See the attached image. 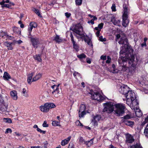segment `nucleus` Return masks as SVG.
<instances>
[{
	"instance_id": "c85d7f7f",
	"label": "nucleus",
	"mask_w": 148,
	"mask_h": 148,
	"mask_svg": "<svg viewBox=\"0 0 148 148\" xmlns=\"http://www.w3.org/2000/svg\"><path fill=\"white\" fill-rule=\"evenodd\" d=\"M77 34L78 35V36L76 35V36L78 39L84 38L85 36V35L84 33H80V34Z\"/></svg>"
},
{
	"instance_id": "473e14b6",
	"label": "nucleus",
	"mask_w": 148,
	"mask_h": 148,
	"mask_svg": "<svg viewBox=\"0 0 148 148\" xmlns=\"http://www.w3.org/2000/svg\"><path fill=\"white\" fill-rule=\"evenodd\" d=\"M29 25L32 28H35L37 27V24L36 23L33 21L31 22L30 23Z\"/></svg>"
},
{
	"instance_id": "0eeeda50",
	"label": "nucleus",
	"mask_w": 148,
	"mask_h": 148,
	"mask_svg": "<svg viewBox=\"0 0 148 148\" xmlns=\"http://www.w3.org/2000/svg\"><path fill=\"white\" fill-rule=\"evenodd\" d=\"M89 93L91 95V97L92 99L100 101L103 99V96L98 92H95L91 90Z\"/></svg>"
},
{
	"instance_id": "ddd939ff",
	"label": "nucleus",
	"mask_w": 148,
	"mask_h": 148,
	"mask_svg": "<svg viewBox=\"0 0 148 148\" xmlns=\"http://www.w3.org/2000/svg\"><path fill=\"white\" fill-rule=\"evenodd\" d=\"M111 21L115 25L118 26H120L121 21L120 20L117 19L114 16L112 17Z\"/></svg>"
},
{
	"instance_id": "e2e57ef3",
	"label": "nucleus",
	"mask_w": 148,
	"mask_h": 148,
	"mask_svg": "<svg viewBox=\"0 0 148 148\" xmlns=\"http://www.w3.org/2000/svg\"><path fill=\"white\" fill-rule=\"evenodd\" d=\"M48 142L46 141L44 143V148H47V145L48 144Z\"/></svg>"
},
{
	"instance_id": "dca6fc26",
	"label": "nucleus",
	"mask_w": 148,
	"mask_h": 148,
	"mask_svg": "<svg viewBox=\"0 0 148 148\" xmlns=\"http://www.w3.org/2000/svg\"><path fill=\"white\" fill-rule=\"evenodd\" d=\"M123 122L125 124L131 127H132L134 124V122L126 120V119L123 120Z\"/></svg>"
},
{
	"instance_id": "412c9836",
	"label": "nucleus",
	"mask_w": 148,
	"mask_h": 148,
	"mask_svg": "<svg viewBox=\"0 0 148 148\" xmlns=\"http://www.w3.org/2000/svg\"><path fill=\"white\" fill-rule=\"evenodd\" d=\"M34 74V73H32L28 75L27 81L29 84H30L32 82H33L32 81V77L33 76Z\"/></svg>"
},
{
	"instance_id": "5fc2aeb1",
	"label": "nucleus",
	"mask_w": 148,
	"mask_h": 148,
	"mask_svg": "<svg viewBox=\"0 0 148 148\" xmlns=\"http://www.w3.org/2000/svg\"><path fill=\"white\" fill-rule=\"evenodd\" d=\"M70 36L71 38V40L72 41V43H73L75 42V41L74 40L73 37V34L71 32V33Z\"/></svg>"
},
{
	"instance_id": "4d7b16f0",
	"label": "nucleus",
	"mask_w": 148,
	"mask_h": 148,
	"mask_svg": "<svg viewBox=\"0 0 148 148\" xmlns=\"http://www.w3.org/2000/svg\"><path fill=\"white\" fill-rule=\"evenodd\" d=\"M99 40L102 42L105 41L106 40V39L105 38H103L102 36H100L99 38Z\"/></svg>"
},
{
	"instance_id": "2eb2a0df",
	"label": "nucleus",
	"mask_w": 148,
	"mask_h": 148,
	"mask_svg": "<svg viewBox=\"0 0 148 148\" xmlns=\"http://www.w3.org/2000/svg\"><path fill=\"white\" fill-rule=\"evenodd\" d=\"M134 141L133 137L131 135H128L126 138V142L128 143H132Z\"/></svg>"
},
{
	"instance_id": "1a4fd4ad",
	"label": "nucleus",
	"mask_w": 148,
	"mask_h": 148,
	"mask_svg": "<svg viewBox=\"0 0 148 148\" xmlns=\"http://www.w3.org/2000/svg\"><path fill=\"white\" fill-rule=\"evenodd\" d=\"M130 89V88L127 86L123 85L120 87L119 90L121 93L125 95L127 92L129 91Z\"/></svg>"
},
{
	"instance_id": "c756f323",
	"label": "nucleus",
	"mask_w": 148,
	"mask_h": 148,
	"mask_svg": "<svg viewBox=\"0 0 148 148\" xmlns=\"http://www.w3.org/2000/svg\"><path fill=\"white\" fill-rule=\"evenodd\" d=\"M144 134L148 138V123L144 130Z\"/></svg>"
},
{
	"instance_id": "de8ad7c7",
	"label": "nucleus",
	"mask_w": 148,
	"mask_h": 148,
	"mask_svg": "<svg viewBox=\"0 0 148 148\" xmlns=\"http://www.w3.org/2000/svg\"><path fill=\"white\" fill-rule=\"evenodd\" d=\"M75 124L77 126H83L82 124L79 121H77L75 122Z\"/></svg>"
},
{
	"instance_id": "f257e3e1",
	"label": "nucleus",
	"mask_w": 148,
	"mask_h": 148,
	"mask_svg": "<svg viewBox=\"0 0 148 148\" xmlns=\"http://www.w3.org/2000/svg\"><path fill=\"white\" fill-rule=\"evenodd\" d=\"M119 43L122 45L120 52L122 62H127L131 65V69H130L129 74L130 73L131 75H133L134 72L136 67L134 61L135 56L133 53L134 50L132 47L129 45L128 40L125 36L122 38L119 41Z\"/></svg>"
},
{
	"instance_id": "49530a36",
	"label": "nucleus",
	"mask_w": 148,
	"mask_h": 148,
	"mask_svg": "<svg viewBox=\"0 0 148 148\" xmlns=\"http://www.w3.org/2000/svg\"><path fill=\"white\" fill-rule=\"evenodd\" d=\"M107 60L106 61V63L108 64H109L111 60V58L109 56H108Z\"/></svg>"
},
{
	"instance_id": "37998d69",
	"label": "nucleus",
	"mask_w": 148,
	"mask_h": 148,
	"mask_svg": "<svg viewBox=\"0 0 148 148\" xmlns=\"http://www.w3.org/2000/svg\"><path fill=\"white\" fill-rule=\"evenodd\" d=\"M124 120H125V119H126V120H127V119H130L131 117V116L129 114H127L126 115L124 116Z\"/></svg>"
},
{
	"instance_id": "864d4df0",
	"label": "nucleus",
	"mask_w": 148,
	"mask_h": 148,
	"mask_svg": "<svg viewBox=\"0 0 148 148\" xmlns=\"http://www.w3.org/2000/svg\"><path fill=\"white\" fill-rule=\"evenodd\" d=\"M6 33L2 31L0 32V36L3 37L6 35Z\"/></svg>"
},
{
	"instance_id": "774afa93",
	"label": "nucleus",
	"mask_w": 148,
	"mask_h": 148,
	"mask_svg": "<svg viewBox=\"0 0 148 148\" xmlns=\"http://www.w3.org/2000/svg\"><path fill=\"white\" fill-rule=\"evenodd\" d=\"M32 29H33V28H32V27H31L29 28L28 29V33H31L32 30Z\"/></svg>"
},
{
	"instance_id": "338daca9",
	"label": "nucleus",
	"mask_w": 148,
	"mask_h": 148,
	"mask_svg": "<svg viewBox=\"0 0 148 148\" xmlns=\"http://www.w3.org/2000/svg\"><path fill=\"white\" fill-rule=\"evenodd\" d=\"M88 23H91L92 24H93L94 23V21L93 20H91L90 21H88Z\"/></svg>"
},
{
	"instance_id": "5701e85b",
	"label": "nucleus",
	"mask_w": 148,
	"mask_h": 148,
	"mask_svg": "<svg viewBox=\"0 0 148 148\" xmlns=\"http://www.w3.org/2000/svg\"><path fill=\"white\" fill-rule=\"evenodd\" d=\"M93 139H92L89 141H86L85 144L88 147L90 146L93 143Z\"/></svg>"
},
{
	"instance_id": "13d9d810",
	"label": "nucleus",
	"mask_w": 148,
	"mask_h": 148,
	"mask_svg": "<svg viewBox=\"0 0 148 148\" xmlns=\"http://www.w3.org/2000/svg\"><path fill=\"white\" fill-rule=\"evenodd\" d=\"M127 67L125 66V65H124L123 66H122V71H125L127 70Z\"/></svg>"
},
{
	"instance_id": "39448f33",
	"label": "nucleus",
	"mask_w": 148,
	"mask_h": 148,
	"mask_svg": "<svg viewBox=\"0 0 148 148\" xmlns=\"http://www.w3.org/2000/svg\"><path fill=\"white\" fill-rule=\"evenodd\" d=\"M115 108L114 111L117 116L122 115L124 113V110L125 108V106L121 104H117L114 105Z\"/></svg>"
},
{
	"instance_id": "9d476101",
	"label": "nucleus",
	"mask_w": 148,
	"mask_h": 148,
	"mask_svg": "<svg viewBox=\"0 0 148 148\" xmlns=\"http://www.w3.org/2000/svg\"><path fill=\"white\" fill-rule=\"evenodd\" d=\"M73 31L75 33L77 34H80L83 33V28L81 25L78 24H76L73 29Z\"/></svg>"
},
{
	"instance_id": "4be33fe9",
	"label": "nucleus",
	"mask_w": 148,
	"mask_h": 148,
	"mask_svg": "<svg viewBox=\"0 0 148 148\" xmlns=\"http://www.w3.org/2000/svg\"><path fill=\"white\" fill-rule=\"evenodd\" d=\"M42 76V75L39 73L37 74L35 77H34L32 79V81H36L40 78Z\"/></svg>"
},
{
	"instance_id": "20e7f679",
	"label": "nucleus",
	"mask_w": 148,
	"mask_h": 148,
	"mask_svg": "<svg viewBox=\"0 0 148 148\" xmlns=\"http://www.w3.org/2000/svg\"><path fill=\"white\" fill-rule=\"evenodd\" d=\"M123 15L122 25L125 27H126L129 23V19L128 18L127 7L125 5H123Z\"/></svg>"
},
{
	"instance_id": "2f4dec72",
	"label": "nucleus",
	"mask_w": 148,
	"mask_h": 148,
	"mask_svg": "<svg viewBox=\"0 0 148 148\" xmlns=\"http://www.w3.org/2000/svg\"><path fill=\"white\" fill-rule=\"evenodd\" d=\"M34 58L35 60L39 62H41L42 59L40 58V56L39 54L36 55L34 56Z\"/></svg>"
},
{
	"instance_id": "c9c22d12",
	"label": "nucleus",
	"mask_w": 148,
	"mask_h": 148,
	"mask_svg": "<svg viewBox=\"0 0 148 148\" xmlns=\"http://www.w3.org/2000/svg\"><path fill=\"white\" fill-rule=\"evenodd\" d=\"M86 55L84 53H82L79 55L77 56V57L81 60H82L84 58H86Z\"/></svg>"
},
{
	"instance_id": "69168bd1",
	"label": "nucleus",
	"mask_w": 148,
	"mask_h": 148,
	"mask_svg": "<svg viewBox=\"0 0 148 148\" xmlns=\"http://www.w3.org/2000/svg\"><path fill=\"white\" fill-rule=\"evenodd\" d=\"M97 31L96 33V34L97 36H99V34H100V30L98 29V30H97Z\"/></svg>"
},
{
	"instance_id": "7c9ffc66",
	"label": "nucleus",
	"mask_w": 148,
	"mask_h": 148,
	"mask_svg": "<svg viewBox=\"0 0 148 148\" xmlns=\"http://www.w3.org/2000/svg\"><path fill=\"white\" fill-rule=\"evenodd\" d=\"M103 23H101L98 25L97 27H95V29L97 30H98V29L100 30L103 28Z\"/></svg>"
},
{
	"instance_id": "e433bc0d",
	"label": "nucleus",
	"mask_w": 148,
	"mask_h": 148,
	"mask_svg": "<svg viewBox=\"0 0 148 148\" xmlns=\"http://www.w3.org/2000/svg\"><path fill=\"white\" fill-rule=\"evenodd\" d=\"M73 48L75 49L77 51H78L79 50V46L78 45H77L75 42L73 43Z\"/></svg>"
},
{
	"instance_id": "6e6552de",
	"label": "nucleus",
	"mask_w": 148,
	"mask_h": 148,
	"mask_svg": "<svg viewBox=\"0 0 148 148\" xmlns=\"http://www.w3.org/2000/svg\"><path fill=\"white\" fill-rule=\"evenodd\" d=\"M29 38H31V41L34 47L36 48H37L38 45L40 44L39 38H37L31 37L29 36Z\"/></svg>"
},
{
	"instance_id": "bf43d9fd",
	"label": "nucleus",
	"mask_w": 148,
	"mask_h": 148,
	"mask_svg": "<svg viewBox=\"0 0 148 148\" xmlns=\"http://www.w3.org/2000/svg\"><path fill=\"white\" fill-rule=\"evenodd\" d=\"M68 148H75L74 145L72 143H70Z\"/></svg>"
},
{
	"instance_id": "cd10ccee",
	"label": "nucleus",
	"mask_w": 148,
	"mask_h": 148,
	"mask_svg": "<svg viewBox=\"0 0 148 148\" xmlns=\"http://www.w3.org/2000/svg\"><path fill=\"white\" fill-rule=\"evenodd\" d=\"M85 109H86V107L84 105V104L81 105L80 107L79 112H81L85 111Z\"/></svg>"
},
{
	"instance_id": "a18cd8bd",
	"label": "nucleus",
	"mask_w": 148,
	"mask_h": 148,
	"mask_svg": "<svg viewBox=\"0 0 148 148\" xmlns=\"http://www.w3.org/2000/svg\"><path fill=\"white\" fill-rule=\"evenodd\" d=\"M111 9L113 11H116L115 4L114 3H113L112 6L111 7Z\"/></svg>"
},
{
	"instance_id": "f3484780",
	"label": "nucleus",
	"mask_w": 148,
	"mask_h": 148,
	"mask_svg": "<svg viewBox=\"0 0 148 148\" xmlns=\"http://www.w3.org/2000/svg\"><path fill=\"white\" fill-rule=\"evenodd\" d=\"M135 113L136 116L138 117H140L143 115L141 110L137 107L136 108Z\"/></svg>"
},
{
	"instance_id": "bb28decb",
	"label": "nucleus",
	"mask_w": 148,
	"mask_h": 148,
	"mask_svg": "<svg viewBox=\"0 0 148 148\" xmlns=\"http://www.w3.org/2000/svg\"><path fill=\"white\" fill-rule=\"evenodd\" d=\"M59 89H58L57 88L52 92V93L53 94L55 97H57L58 96L57 94L59 93Z\"/></svg>"
},
{
	"instance_id": "9b49d317",
	"label": "nucleus",
	"mask_w": 148,
	"mask_h": 148,
	"mask_svg": "<svg viewBox=\"0 0 148 148\" xmlns=\"http://www.w3.org/2000/svg\"><path fill=\"white\" fill-rule=\"evenodd\" d=\"M3 100L2 99H0V113L5 112L7 110L6 106L3 104Z\"/></svg>"
},
{
	"instance_id": "6e6d98bb",
	"label": "nucleus",
	"mask_w": 148,
	"mask_h": 148,
	"mask_svg": "<svg viewBox=\"0 0 148 148\" xmlns=\"http://www.w3.org/2000/svg\"><path fill=\"white\" fill-rule=\"evenodd\" d=\"M12 43H9L8 42H5L4 43L5 45L6 46L8 47L10 46V45H12Z\"/></svg>"
},
{
	"instance_id": "a19ab883",
	"label": "nucleus",
	"mask_w": 148,
	"mask_h": 148,
	"mask_svg": "<svg viewBox=\"0 0 148 148\" xmlns=\"http://www.w3.org/2000/svg\"><path fill=\"white\" fill-rule=\"evenodd\" d=\"M81 113L79 112V116L80 117H83L84 115H85L86 113L85 111L81 112Z\"/></svg>"
},
{
	"instance_id": "4468645a",
	"label": "nucleus",
	"mask_w": 148,
	"mask_h": 148,
	"mask_svg": "<svg viewBox=\"0 0 148 148\" xmlns=\"http://www.w3.org/2000/svg\"><path fill=\"white\" fill-rule=\"evenodd\" d=\"M12 98L14 100H16L18 98L17 92L15 90L12 91L10 92Z\"/></svg>"
},
{
	"instance_id": "7ed1b4c3",
	"label": "nucleus",
	"mask_w": 148,
	"mask_h": 148,
	"mask_svg": "<svg viewBox=\"0 0 148 148\" xmlns=\"http://www.w3.org/2000/svg\"><path fill=\"white\" fill-rule=\"evenodd\" d=\"M104 108L103 110V112L110 114L114 110V105L111 102H106L103 104Z\"/></svg>"
},
{
	"instance_id": "3c124183",
	"label": "nucleus",
	"mask_w": 148,
	"mask_h": 148,
	"mask_svg": "<svg viewBox=\"0 0 148 148\" xmlns=\"http://www.w3.org/2000/svg\"><path fill=\"white\" fill-rule=\"evenodd\" d=\"M147 123L146 121H145V120L143 122H142L141 125H140V128L141 129H142L143 128V127L144 126V125H145V124Z\"/></svg>"
},
{
	"instance_id": "b1692460",
	"label": "nucleus",
	"mask_w": 148,
	"mask_h": 148,
	"mask_svg": "<svg viewBox=\"0 0 148 148\" xmlns=\"http://www.w3.org/2000/svg\"><path fill=\"white\" fill-rule=\"evenodd\" d=\"M130 148H143L141 145L139 143H136L130 146Z\"/></svg>"
},
{
	"instance_id": "680f3d73",
	"label": "nucleus",
	"mask_w": 148,
	"mask_h": 148,
	"mask_svg": "<svg viewBox=\"0 0 148 148\" xmlns=\"http://www.w3.org/2000/svg\"><path fill=\"white\" fill-rule=\"evenodd\" d=\"M100 58L101 60H105L106 59V56L102 55L101 56Z\"/></svg>"
},
{
	"instance_id": "603ef678",
	"label": "nucleus",
	"mask_w": 148,
	"mask_h": 148,
	"mask_svg": "<svg viewBox=\"0 0 148 148\" xmlns=\"http://www.w3.org/2000/svg\"><path fill=\"white\" fill-rule=\"evenodd\" d=\"M42 126L44 127H48L49 125H48L46 121H44L42 124Z\"/></svg>"
},
{
	"instance_id": "c03bdc74",
	"label": "nucleus",
	"mask_w": 148,
	"mask_h": 148,
	"mask_svg": "<svg viewBox=\"0 0 148 148\" xmlns=\"http://www.w3.org/2000/svg\"><path fill=\"white\" fill-rule=\"evenodd\" d=\"M82 0H76L75 1L76 4L80 5L82 4Z\"/></svg>"
},
{
	"instance_id": "8fccbe9b",
	"label": "nucleus",
	"mask_w": 148,
	"mask_h": 148,
	"mask_svg": "<svg viewBox=\"0 0 148 148\" xmlns=\"http://www.w3.org/2000/svg\"><path fill=\"white\" fill-rule=\"evenodd\" d=\"M12 132V130L10 128H7L6 130V131L5 132V134H6L9 133H11Z\"/></svg>"
},
{
	"instance_id": "0e129e2a",
	"label": "nucleus",
	"mask_w": 148,
	"mask_h": 148,
	"mask_svg": "<svg viewBox=\"0 0 148 148\" xmlns=\"http://www.w3.org/2000/svg\"><path fill=\"white\" fill-rule=\"evenodd\" d=\"M31 148H43L42 147L40 146H32L31 147Z\"/></svg>"
},
{
	"instance_id": "393cba45",
	"label": "nucleus",
	"mask_w": 148,
	"mask_h": 148,
	"mask_svg": "<svg viewBox=\"0 0 148 148\" xmlns=\"http://www.w3.org/2000/svg\"><path fill=\"white\" fill-rule=\"evenodd\" d=\"M3 77L5 79L8 80L11 77L9 74L6 72H5Z\"/></svg>"
},
{
	"instance_id": "6ab92c4d",
	"label": "nucleus",
	"mask_w": 148,
	"mask_h": 148,
	"mask_svg": "<svg viewBox=\"0 0 148 148\" xmlns=\"http://www.w3.org/2000/svg\"><path fill=\"white\" fill-rule=\"evenodd\" d=\"M84 38V41L86 42L88 45L91 46H92V45L91 42V40L88 36L86 35H85V37Z\"/></svg>"
},
{
	"instance_id": "f03ea898",
	"label": "nucleus",
	"mask_w": 148,
	"mask_h": 148,
	"mask_svg": "<svg viewBox=\"0 0 148 148\" xmlns=\"http://www.w3.org/2000/svg\"><path fill=\"white\" fill-rule=\"evenodd\" d=\"M125 96L127 99L126 103L129 106H134L138 104L137 100L136 98L135 94L134 92L129 89V91L126 93Z\"/></svg>"
},
{
	"instance_id": "4c0bfd02",
	"label": "nucleus",
	"mask_w": 148,
	"mask_h": 148,
	"mask_svg": "<svg viewBox=\"0 0 148 148\" xmlns=\"http://www.w3.org/2000/svg\"><path fill=\"white\" fill-rule=\"evenodd\" d=\"M22 92L23 96L25 97H27V96L28 95L27 93V92H26V90L25 88H23V89Z\"/></svg>"
},
{
	"instance_id": "052dcab7",
	"label": "nucleus",
	"mask_w": 148,
	"mask_h": 148,
	"mask_svg": "<svg viewBox=\"0 0 148 148\" xmlns=\"http://www.w3.org/2000/svg\"><path fill=\"white\" fill-rule=\"evenodd\" d=\"M71 15V14L70 13L66 12L65 13V15L67 18H69L70 16Z\"/></svg>"
},
{
	"instance_id": "58836bf2",
	"label": "nucleus",
	"mask_w": 148,
	"mask_h": 148,
	"mask_svg": "<svg viewBox=\"0 0 148 148\" xmlns=\"http://www.w3.org/2000/svg\"><path fill=\"white\" fill-rule=\"evenodd\" d=\"M13 31L14 32L18 33L19 32L21 33V32L19 31V29L16 27H14L13 28Z\"/></svg>"
},
{
	"instance_id": "f704fd0d",
	"label": "nucleus",
	"mask_w": 148,
	"mask_h": 148,
	"mask_svg": "<svg viewBox=\"0 0 148 148\" xmlns=\"http://www.w3.org/2000/svg\"><path fill=\"white\" fill-rule=\"evenodd\" d=\"M79 142L80 144H85L86 141L84 140L82 137H80L79 138Z\"/></svg>"
},
{
	"instance_id": "a878e982",
	"label": "nucleus",
	"mask_w": 148,
	"mask_h": 148,
	"mask_svg": "<svg viewBox=\"0 0 148 148\" xmlns=\"http://www.w3.org/2000/svg\"><path fill=\"white\" fill-rule=\"evenodd\" d=\"M32 10L34 11L37 15L39 17H42L41 15L40 14V12H39V10L36 9L35 8H33L32 9Z\"/></svg>"
},
{
	"instance_id": "ea45409f",
	"label": "nucleus",
	"mask_w": 148,
	"mask_h": 148,
	"mask_svg": "<svg viewBox=\"0 0 148 148\" xmlns=\"http://www.w3.org/2000/svg\"><path fill=\"white\" fill-rule=\"evenodd\" d=\"M4 121L7 123H11L12 122L11 119L9 118H4Z\"/></svg>"
},
{
	"instance_id": "79ce46f5",
	"label": "nucleus",
	"mask_w": 148,
	"mask_h": 148,
	"mask_svg": "<svg viewBox=\"0 0 148 148\" xmlns=\"http://www.w3.org/2000/svg\"><path fill=\"white\" fill-rule=\"evenodd\" d=\"M73 75L74 76V77L76 78H77V76L78 77H81L80 74L77 72H74V73H73Z\"/></svg>"
},
{
	"instance_id": "09e8293b",
	"label": "nucleus",
	"mask_w": 148,
	"mask_h": 148,
	"mask_svg": "<svg viewBox=\"0 0 148 148\" xmlns=\"http://www.w3.org/2000/svg\"><path fill=\"white\" fill-rule=\"evenodd\" d=\"M11 7V5H9V4H5L3 6H1L2 8H3L4 7H6L7 8H10Z\"/></svg>"
},
{
	"instance_id": "a211bd4d",
	"label": "nucleus",
	"mask_w": 148,
	"mask_h": 148,
	"mask_svg": "<svg viewBox=\"0 0 148 148\" xmlns=\"http://www.w3.org/2000/svg\"><path fill=\"white\" fill-rule=\"evenodd\" d=\"M53 40L58 43L61 42L62 41V39L58 35H56Z\"/></svg>"
},
{
	"instance_id": "f8f14e48",
	"label": "nucleus",
	"mask_w": 148,
	"mask_h": 148,
	"mask_svg": "<svg viewBox=\"0 0 148 148\" xmlns=\"http://www.w3.org/2000/svg\"><path fill=\"white\" fill-rule=\"evenodd\" d=\"M101 118V116L99 115H97L94 117L93 119L92 120V123L94 125H97V121H99Z\"/></svg>"
},
{
	"instance_id": "72a5a7b5",
	"label": "nucleus",
	"mask_w": 148,
	"mask_h": 148,
	"mask_svg": "<svg viewBox=\"0 0 148 148\" xmlns=\"http://www.w3.org/2000/svg\"><path fill=\"white\" fill-rule=\"evenodd\" d=\"M52 125L53 126H60V122L56 121H53L52 122Z\"/></svg>"
},
{
	"instance_id": "aec40b11",
	"label": "nucleus",
	"mask_w": 148,
	"mask_h": 148,
	"mask_svg": "<svg viewBox=\"0 0 148 148\" xmlns=\"http://www.w3.org/2000/svg\"><path fill=\"white\" fill-rule=\"evenodd\" d=\"M71 138V136H69L66 139L62 140L61 143V145L63 146L68 144L69 141L70 140Z\"/></svg>"
},
{
	"instance_id": "423d86ee",
	"label": "nucleus",
	"mask_w": 148,
	"mask_h": 148,
	"mask_svg": "<svg viewBox=\"0 0 148 148\" xmlns=\"http://www.w3.org/2000/svg\"><path fill=\"white\" fill-rule=\"evenodd\" d=\"M55 107V105L53 103H46L44 104L43 106H41L40 109L42 112H47L49 111L50 108H54Z\"/></svg>"
}]
</instances>
